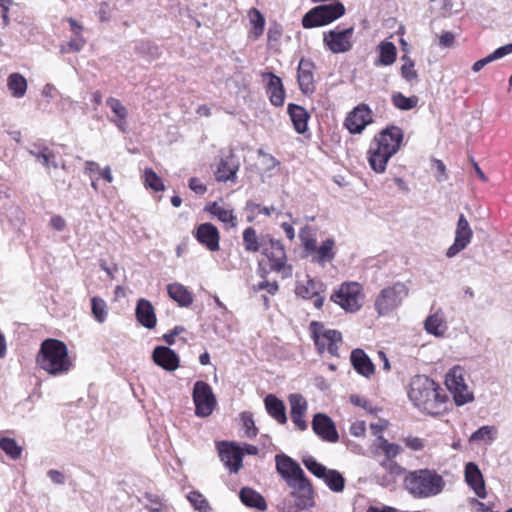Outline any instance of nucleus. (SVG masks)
I'll list each match as a JSON object with an SVG mask.
<instances>
[{"label": "nucleus", "instance_id": "nucleus-1", "mask_svg": "<svg viewBox=\"0 0 512 512\" xmlns=\"http://www.w3.org/2000/svg\"><path fill=\"white\" fill-rule=\"evenodd\" d=\"M441 391L440 386L432 379L424 375H417L410 382L408 397L418 409L435 416L444 410L447 399V396Z\"/></svg>", "mask_w": 512, "mask_h": 512}, {"label": "nucleus", "instance_id": "nucleus-2", "mask_svg": "<svg viewBox=\"0 0 512 512\" xmlns=\"http://www.w3.org/2000/svg\"><path fill=\"white\" fill-rule=\"evenodd\" d=\"M37 363L52 375L67 372L71 365L67 346L56 339L44 340L37 356Z\"/></svg>", "mask_w": 512, "mask_h": 512}, {"label": "nucleus", "instance_id": "nucleus-3", "mask_svg": "<svg viewBox=\"0 0 512 512\" xmlns=\"http://www.w3.org/2000/svg\"><path fill=\"white\" fill-rule=\"evenodd\" d=\"M406 489L417 498H427L442 492L445 482L436 472L421 469L409 473L404 480Z\"/></svg>", "mask_w": 512, "mask_h": 512}, {"label": "nucleus", "instance_id": "nucleus-4", "mask_svg": "<svg viewBox=\"0 0 512 512\" xmlns=\"http://www.w3.org/2000/svg\"><path fill=\"white\" fill-rule=\"evenodd\" d=\"M344 13L345 7L341 2L319 5L303 16L302 24L305 28L324 26L342 17Z\"/></svg>", "mask_w": 512, "mask_h": 512}, {"label": "nucleus", "instance_id": "nucleus-5", "mask_svg": "<svg viewBox=\"0 0 512 512\" xmlns=\"http://www.w3.org/2000/svg\"><path fill=\"white\" fill-rule=\"evenodd\" d=\"M408 287L397 282L390 287L384 288L375 300V309L379 315H386L396 309L408 296Z\"/></svg>", "mask_w": 512, "mask_h": 512}, {"label": "nucleus", "instance_id": "nucleus-6", "mask_svg": "<svg viewBox=\"0 0 512 512\" xmlns=\"http://www.w3.org/2000/svg\"><path fill=\"white\" fill-rule=\"evenodd\" d=\"M262 254L270 262V270L281 273L283 278L292 276V266L286 264V253L283 244L279 240L270 239L268 244L262 245Z\"/></svg>", "mask_w": 512, "mask_h": 512}, {"label": "nucleus", "instance_id": "nucleus-7", "mask_svg": "<svg viewBox=\"0 0 512 512\" xmlns=\"http://www.w3.org/2000/svg\"><path fill=\"white\" fill-rule=\"evenodd\" d=\"M361 290L360 284L356 282L343 283L340 288L331 295V300L347 312H356L362 306Z\"/></svg>", "mask_w": 512, "mask_h": 512}, {"label": "nucleus", "instance_id": "nucleus-8", "mask_svg": "<svg viewBox=\"0 0 512 512\" xmlns=\"http://www.w3.org/2000/svg\"><path fill=\"white\" fill-rule=\"evenodd\" d=\"M192 397L195 404V414L197 416L207 417L212 414L217 401L208 383L197 381L193 387Z\"/></svg>", "mask_w": 512, "mask_h": 512}, {"label": "nucleus", "instance_id": "nucleus-9", "mask_svg": "<svg viewBox=\"0 0 512 512\" xmlns=\"http://www.w3.org/2000/svg\"><path fill=\"white\" fill-rule=\"evenodd\" d=\"M287 485L292 489L291 496L298 509L305 510L314 505L312 486L305 473L289 480Z\"/></svg>", "mask_w": 512, "mask_h": 512}, {"label": "nucleus", "instance_id": "nucleus-10", "mask_svg": "<svg viewBox=\"0 0 512 512\" xmlns=\"http://www.w3.org/2000/svg\"><path fill=\"white\" fill-rule=\"evenodd\" d=\"M445 384L447 389L453 394L455 403L458 406L473 400V394L468 390L460 369L455 368L451 370L446 375Z\"/></svg>", "mask_w": 512, "mask_h": 512}, {"label": "nucleus", "instance_id": "nucleus-11", "mask_svg": "<svg viewBox=\"0 0 512 512\" xmlns=\"http://www.w3.org/2000/svg\"><path fill=\"white\" fill-rule=\"evenodd\" d=\"M354 28L349 27L343 30H330L324 33V43L333 53H345L352 48V36Z\"/></svg>", "mask_w": 512, "mask_h": 512}, {"label": "nucleus", "instance_id": "nucleus-12", "mask_svg": "<svg viewBox=\"0 0 512 512\" xmlns=\"http://www.w3.org/2000/svg\"><path fill=\"white\" fill-rule=\"evenodd\" d=\"M402 140V130L399 127L391 126L384 129L371 145L393 156L399 150Z\"/></svg>", "mask_w": 512, "mask_h": 512}, {"label": "nucleus", "instance_id": "nucleus-13", "mask_svg": "<svg viewBox=\"0 0 512 512\" xmlns=\"http://www.w3.org/2000/svg\"><path fill=\"white\" fill-rule=\"evenodd\" d=\"M473 231L468 223L466 217L461 214L459 216L456 230L454 243L447 249L446 256L452 258L456 256L460 251L465 249L471 242Z\"/></svg>", "mask_w": 512, "mask_h": 512}, {"label": "nucleus", "instance_id": "nucleus-14", "mask_svg": "<svg viewBox=\"0 0 512 512\" xmlns=\"http://www.w3.org/2000/svg\"><path fill=\"white\" fill-rule=\"evenodd\" d=\"M239 168L240 162L230 149L227 153H223L215 172V178L218 182H235Z\"/></svg>", "mask_w": 512, "mask_h": 512}, {"label": "nucleus", "instance_id": "nucleus-15", "mask_svg": "<svg viewBox=\"0 0 512 512\" xmlns=\"http://www.w3.org/2000/svg\"><path fill=\"white\" fill-rule=\"evenodd\" d=\"M372 121L371 110L365 104H360L351 111L345 119V126L352 134L361 133Z\"/></svg>", "mask_w": 512, "mask_h": 512}, {"label": "nucleus", "instance_id": "nucleus-16", "mask_svg": "<svg viewBox=\"0 0 512 512\" xmlns=\"http://www.w3.org/2000/svg\"><path fill=\"white\" fill-rule=\"evenodd\" d=\"M312 429L324 441L335 443L339 435L332 419L324 413H317L312 420Z\"/></svg>", "mask_w": 512, "mask_h": 512}, {"label": "nucleus", "instance_id": "nucleus-17", "mask_svg": "<svg viewBox=\"0 0 512 512\" xmlns=\"http://www.w3.org/2000/svg\"><path fill=\"white\" fill-rule=\"evenodd\" d=\"M464 478L467 485L474 491L479 498H486V486L483 474L474 462H468L465 465Z\"/></svg>", "mask_w": 512, "mask_h": 512}, {"label": "nucleus", "instance_id": "nucleus-18", "mask_svg": "<svg viewBox=\"0 0 512 512\" xmlns=\"http://www.w3.org/2000/svg\"><path fill=\"white\" fill-rule=\"evenodd\" d=\"M315 65L312 61L301 59L297 69V79L301 92L305 95H311L315 91V82L313 70Z\"/></svg>", "mask_w": 512, "mask_h": 512}, {"label": "nucleus", "instance_id": "nucleus-19", "mask_svg": "<svg viewBox=\"0 0 512 512\" xmlns=\"http://www.w3.org/2000/svg\"><path fill=\"white\" fill-rule=\"evenodd\" d=\"M288 399L291 407L290 414L293 423L299 430H306L307 422L304 419L308 408L306 399L298 393L291 394Z\"/></svg>", "mask_w": 512, "mask_h": 512}, {"label": "nucleus", "instance_id": "nucleus-20", "mask_svg": "<svg viewBox=\"0 0 512 512\" xmlns=\"http://www.w3.org/2000/svg\"><path fill=\"white\" fill-rule=\"evenodd\" d=\"M219 457L231 472H238L242 467L243 451L233 444L222 443L219 446Z\"/></svg>", "mask_w": 512, "mask_h": 512}, {"label": "nucleus", "instance_id": "nucleus-21", "mask_svg": "<svg viewBox=\"0 0 512 512\" xmlns=\"http://www.w3.org/2000/svg\"><path fill=\"white\" fill-rule=\"evenodd\" d=\"M152 359L158 366L167 371H174L179 367L178 355L169 347L157 346L152 352Z\"/></svg>", "mask_w": 512, "mask_h": 512}, {"label": "nucleus", "instance_id": "nucleus-22", "mask_svg": "<svg viewBox=\"0 0 512 512\" xmlns=\"http://www.w3.org/2000/svg\"><path fill=\"white\" fill-rule=\"evenodd\" d=\"M196 239L210 251L219 250V232L211 223L200 224L195 232Z\"/></svg>", "mask_w": 512, "mask_h": 512}, {"label": "nucleus", "instance_id": "nucleus-23", "mask_svg": "<svg viewBox=\"0 0 512 512\" xmlns=\"http://www.w3.org/2000/svg\"><path fill=\"white\" fill-rule=\"evenodd\" d=\"M262 77L268 79L267 93L271 103L274 106H282L285 99V90L281 78L271 72L263 73Z\"/></svg>", "mask_w": 512, "mask_h": 512}, {"label": "nucleus", "instance_id": "nucleus-24", "mask_svg": "<svg viewBox=\"0 0 512 512\" xmlns=\"http://www.w3.org/2000/svg\"><path fill=\"white\" fill-rule=\"evenodd\" d=\"M276 470L285 479L289 480L303 475L304 471L300 465L286 455H276Z\"/></svg>", "mask_w": 512, "mask_h": 512}, {"label": "nucleus", "instance_id": "nucleus-25", "mask_svg": "<svg viewBox=\"0 0 512 512\" xmlns=\"http://www.w3.org/2000/svg\"><path fill=\"white\" fill-rule=\"evenodd\" d=\"M350 360L353 368L361 375L370 377L374 373V364L362 349H354Z\"/></svg>", "mask_w": 512, "mask_h": 512}, {"label": "nucleus", "instance_id": "nucleus-26", "mask_svg": "<svg viewBox=\"0 0 512 512\" xmlns=\"http://www.w3.org/2000/svg\"><path fill=\"white\" fill-rule=\"evenodd\" d=\"M137 320L146 328L152 329L156 326V316L152 304L145 299H140L136 306Z\"/></svg>", "mask_w": 512, "mask_h": 512}, {"label": "nucleus", "instance_id": "nucleus-27", "mask_svg": "<svg viewBox=\"0 0 512 512\" xmlns=\"http://www.w3.org/2000/svg\"><path fill=\"white\" fill-rule=\"evenodd\" d=\"M265 408L268 414L273 417L278 423L285 424L287 422L286 408L280 399L275 395L269 394L264 399Z\"/></svg>", "mask_w": 512, "mask_h": 512}, {"label": "nucleus", "instance_id": "nucleus-28", "mask_svg": "<svg viewBox=\"0 0 512 512\" xmlns=\"http://www.w3.org/2000/svg\"><path fill=\"white\" fill-rule=\"evenodd\" d=\"M288 114L297 133L303 134L308 128V112L300 105L290 103L288 105Z\"/></svg>", "mask_w": 512, "mask_h": 512}, {"label": "nucleus", "instance_id": "nucleus-29", "mask_svg": "<svg viewBox=\"0 0 512 512\" xmlns=\"http://www.w3.org/2000/svg\"><path fill=\"white\" fill-rule=\"evenodd\" d=\"M239 497L242 503L250 508H255L259 511H265L267 509V504L264 497L249 487H243L240 490Z\"/></svg>", "mask_w": 512, "mask_h": 512}, {"label": "nucleus", "instance_id": "nucleus-30", "mask_svg": "<svg viewBox=\"0 0 512 512\" xmlns=\"http://www.w3.org/2000/svg\"><path fill=\"white\" fill-rule=\"evenodd\" d=\"M368 154V162L370 167L376 173H383L386 169L387 162L392 157V155L378 149L373 145L370 146Z\"/></svg>", "mask_w": 512, "mask_h": 512}, {"label": "nucleus", "instance_id": "nucleus-31", "mask_svg": "<svg viewBox=\"0 0 512 512\" xmlns=\"http://www.w3.org/2000/svg\"><path fill=\"white\" fill-rule=\"evenodd\" d=\"M167 291L170 298H172L182 307H188L193 302L192 294L182 284H169L167 287Z\"/></svg>", "mask_w": 512, "mask_h": 512}, {"label": "nucleus", "instance_id": "nucleus-32", "mask_svg": "<svg viewBox=\"0 0 512 512\" xmlns=\"http://www.w3.org/2000/svg\"><path fill=\"white\" fill-rule=\"evenodd\" d=\"M334 240L332 238L326 239L315 252L316 256L313 257L312 261L317 262L321 266L325 265V262L334 259L335 253L333 251Z\"/></svg>", "mask_w": 512, "mask_h": 512}, {"label": "nucleus", "instance_id": "nucleus-33", "mask_svg": "<svg viewBox=\"0 0 512 512\" xmlns=\"http://www.w3.org/2000/svg\"><path fill=\"white\" fill-rule=\"evenodd\" d=\"M322 284L315 279L309 278L306 283H297L295 293L304 299H310L320 291Z\"/></svg>", "mask_w": 512, "mask_h": 512}, {"label": "nucleus", "instance_id": "nucleus-34", "mask_svg": "<svg viewBox=\"0 0 512 512\" xmlns=\"http://www.w3.org/2000/svg\"><path fill=\"white\" fill-rule=\"evenodd\" d=\"M424 327L429 334L437 337L443 336L447 328L443 318L437 313L427 317Z\"/></svg>", "mask_w": 512, "mask_h": 512}, {"label": "nucleus", "instance_id": "nucleus-35", "mask_svg": "<svg viewBox=\"0 0 512 512\" xmlns=\"http://www.w3.org/2000/svg\"><path fill=\"white\" fill-rule=\"evenodd\" d=\"M310 330L315 345L318 348L319 353H323L328 346V340H326V331L323 324L313 321L310 324Z\"/></svg>", "mask_w": 512, "mask_h": 512}, {"label": "nucleus", "instance_id": "nucleus-36", "mask_svg": "<svg viewBox=\"0 0 512 512\" xmlns=\"http://www.w3.org/2000/svg\"><path fill=\"white\" fill-rule=\"evenodd\" d=\"M8 88L11 91L12 95L16 98H20L24 96L27 90V81L26 79L19 73H12L8 77Z\"/></svg>", "mask_w": 512, "mask_h": 512}, {"label": "nucleus", "instance_id": "nucleus-37", "mask_svg": "<svg viewBox=\"0 0 512 512\" xmlns=\"http://www.w3.org/2000/svg\"><path fill=\"white\" fill-rule=\"evenodd\" d=\"M206 210L213 216L217 217L220 221L224 223L229 222L232 227L236 226V217L233 215L232 210H227L216 202L210 204Z\"/></svg>", "mask_w": 512, "mask_h": 512}, {"label": "nucleus", "instance_id": "nucleus-38", "mask_svg": "<svg viewBox=\"0 0 512 512\" xmlns=\"http://www.w3.org/2000/svg\"><path fill=\"white\" fill-rule=\"evenodd\" d=\"M379 63L385 66L391 65L396 60L397 49L392 42H382L379 45Z\"/></svg>", "mask_w": 512, "mask_h": 512}, {"label": "nucleus", "instance_id": "nucleus-39", "mask_svg": "<svg viewBox=\"0 0 512 512\" xmlns=\"http://www.w3.org/2000/svg\"><path fill=\"white\" fill-rule=\"evenodd\" d=\"M375 445L383 451L386 456L385 460H393L402 451L398 444L388 442L383 436L377 438Z\"/></svg>", "mask_w": 512, "mask_h": 512}, {"label": "nucleus", "instance_id": "nucleus-40", "mask_svg": "<svg viewBox=\"0 0 512 512\" xmlns=\"http://www.w3.org/2000/svg\"><path fill=\"white\" fill-rule=\"evenodd\" d=\"M325 483L334 492H341L345 486L343 476L336 470H328L327 474L323 476Z\"/></svg>", "mask_w": 512, "mask_h": 512}, {"label": "nucleus", "instance_id": "nucleus-41", "mask_svg": "<svg viewBox=\"0 0 512 512\" xmlns=\"http://www.w3.org/2000/svg\"><path fill=\"white\" fill-rule=\"evenodd\" d=\"M243 242L245 246V250L249 252H257L264 243L258 242V237L256 231L252 227H248L243 232Z\"/></svg>", "mask_w": 512, "mask_h": 512}, {"label": "nucleus", "instance_id": "nucleus-42", "mask_svg": "<svg viewBox=\"0 0 512 512\" xmlns=\"http://www.w3.org/2000/svg\"><path fill=\"white\" fill-rule=\"evenodd\" d=\"M392 103L400 110H411L418 104V97H406L402 93H395L392 95Z\"/></svg>", "mask_w": 512, "mask_h": 512}, {"label": "nucleus", "instance_id": "nucleus-43", "mask_svg": "<svg viewBox=\"0 0 512 512\" xmlns=\"http://www.w3.org/2000/svg\"><path fill=\"white\" fill-rule=\"evenodd\" d=\"M380 464L388 474L387 481L382 482V485L384 486H388L393 483L396 477L403 473L402 467L393 460H383Z\"/></svg>", "mask_w": 512, "mask_h": 512}, {"label": "nucleus", "instance_id": "nucleus-44", "mask_svg": "<svg viewBox=\"0 0 512 512\" xmlns=\"http://www.w3.org/2000/svg\"><path fill=\"white\" fill-rule=\"evenodd\" d=\"M0 448L12 459H18L22 453V448L14 439L9 437H2L0 439Z\"/></svg>", "mask_w": 512, "mask_h": 512}, {"label": "nucleus", "instance_id": "nucleus-45", "mask_svg": "<svg viewBox=\"0 0 512 512\" xmlns=\"http://www.w3.org/2000/svg\"><path fill=\"white\" fill-rule=\"evenodd\" d=\"M92 314L99 323H103L107 317V305L105 301L99 297L91 299Z\"/></svg>", "mask_w": 512, "mask_h": 512}, {"label": "nucleus", "instance_id": "nucleus-46", "mask_svg": "<svg viewBox=\"0 0 512 512\" xmlns=\"http://www.w3.org/2000/svg\"><path fill=\"white\" fill-rule=\"evenodd\" d=\"M249 18H250L251 24L253 25V29H254L253 33L255 35V38H257L263 33L264 26H265V18L262 15V13L256 8L250 9Z\"/></svg>", "mask_w": 512, "mask_h": 512}, {"label": "nucleus", "instance_id": "nucleus-47", "mask_svg": "<svg viewBox=\"0 0 512 512\" xmlns=\"http://www.w3.org/2000/svg\"><path fill=\"white\" fill-rule=\"evenodd\" d=\"M187 499L199 512H209L211 510L208 501L199 491L190 492Z\"/></svg>", "mask_w": 512, "mask_h": 512}, {"label": "nucleus", "instance_id": "nucleus-48", "mask_svg": "<svg viewBox=\"0 0 512 512\" xmlns=\"http://www.w3.org/2000/svg\"><path fill=\"white\" fill-rule=\"evenodd\" d=\"M144 179L145 185L154 191H163L165 188L162 179L152 169L145 170Z\"/></svg>", "mask_w": 512, "mask_h": 512}, {"label": "nucleus", "instance_id": "nucleus-49", "mask_svg": "<svg viewBox=\"0 0 512 512\" xmlns=\"http://www.w3.org/2000/svg\"><path fill=\"white\" fill-rule=\"evenodd\" d=\"M326 340H328L327 351L332 356H338V345L337 343L342 341V335L337 330H327L326 331Z\"/></svg>", "mask_w": 512, "mask_h": 512}, {"label": "nucleus", "instance_id": "nucleus-50", "mask_svg": "<svg viewBox=\"0 0 512 512\" xmlns=\"http://www.w3.org/2000/svg\"><path fill=\"white\" fill-rule=\"evenodd\" d=\"M303 463L305 467L318 478H323V476L327 474L328 469L312 457L304 458Z\"/></svg>", "mask_w": 512, "mask_h": 512}, {"label": "nucleus", "instance_id": "nucleus-51", "mask_svg": "<svg viewBox=\"0 0 512 512\" xmlns=\"http://www.w3.org/2000/svg\"><path fill=\"white\" fill-rule=\"evenodd\" d=\"M402 60L404 61L402 67H401V75L402 77L407 80L408 82H411L415 79H417V72L414 69V62L407 56H403Z\"/></svg>", "mask_w": 512, "mask_h": 512}, {"label": "nucleus", "instance_id": "nucleus-52", "mask_svg": "<svg viewBox=\"0 0 512 512\" xmlns=\"http://www.w3.org/2000/svg\"><path fill=\"white\" fill-rule=\"evenodd\" d=\"M241 420L245 429L246 436L252 438L257 435L258 429L255 426L253 415L250 412H243L241 414Z\"/></svg>", "mask_w": 512, "mask_h": 512}, {"label": "nucleus", "instance_id": "nucleus-53", "mask_svg": "<svg viewBox=\"0 0 512 512\" xmlns=\"http://www.w3.org/2000/svg\"><path fill=\"white\" fill-rule=\"evenodd\" d=\"M106 103L119 120H124L127 117V109L118 99L110 97Z\"/></svg>", "mask_w": 512, "mask_h": 512}, {"label": "nucleus", "instance_id": "nucleus-54", "mask_svg": "<svg viewBox=\"0 0 512 512\" xmlns=\"http://www.w3.org/2000/svg\"><path fill=\"white\" fill-rule=\"evenodd\" d=\"M55 159L56 153L49 147L44 146V154L42 155L40 163L44 165L46 168L52 167L54 169H57L59 167V164Z\"/></svg>", "mask_w": 512, "mask_h": 512}, {"label": "nucleus", "instance_id": "nucleus-55", "mask_svg": "<svg viewBox=\"0 0 512 512\" xmlns=\"http://www.w3.org/2000/svg\"><path fill=\"white\" fill-rule=\"evenodd\" d=\"M492 433H493V427L482 426L470 436V441L476 442V441H482L485 439L492 440L493 439Z\"/></svg>", "mask_w": 512, "mask_h": 512}, {"label": "nucleus", "instance_id": "nucleus-56", "mask_svg": "<svg viewBox=\"0 0 512 512\" xmlns=\"http://www.w3.org/2000/svg\"><path fill=\"white\" fill-rule=\"evenodd\" d=\"M432 166L437 170V174L435 175V177L438 182H442L447 179L446 167L441 160L433 159Z\"/></svg>", "mask_w": 512, "mask_h": 512}, {"label": "nucleus", "instance_id": "nucleus-57", "mask_svg": "<svg viewBox=\"0 0 512 512\" xmlns=\"http://www.w3.org/2000/svg\"><path fill=\"white\" fill-rule=\"evenodd\" d=\"M253 289L255 291L266 289L269 294L274 295L278 291L279 286L277 282L262 281L259 284L255 285Z\"/></svg>", "mask_w": 512, "mask_h": 512}, {"label": "nucleus", "instance_id": "nucleus-58", "mask_svg": "<svg viewBox=\"0 0 512 512\" xmlns=\"http://www.w3.org/2000/svg\"><path fill=\"white\" fill-rule=\"evenodd\" d=\"M512 53V43L497 48L493 53L489 54L493 61L500 59Z\"/></svg>", "mask_w": 512, "mask_h": 512}, {"label": "nucleus", "instance_id": "nucleus-59", "mask_svg": "<svg viewBox=\"0 0 512 512\" xmlns=\"http://www.w3.org/2000/svg\"><path fill=\"white\" fill-rule=\"evenodd\" d=\"M366 426L364 421H358L351 425L350 433L355 437H361L365 434Z\"/></svg>", "mask_w": 512, "mask_h": 512}, {"label": "nucleus", "instance_id": "nucleus-60", "mask_svg": "<svg viewBox=\"0 0 512 512\" xmlns=\"http://www.w3.org/2000/svg\"><path fill=\"white\" fill-rule=\"evenodd\" d=\"M302 239V244L305 249V251L309 253H315L317 250V242L315 238H309V237H303L300 235Z\"/></svg>", "mask_w": 512, "mask_h": 512}, {"label": "nucleus", "instance_id": "nucleus-61", "mask_svg": "<svg viewBox=\"0 0 512 512\" xmlns=\"http://www.w3.org/2000/svg\"><path fill=\"white\" fill-rule=\"evenodd\" d=\"M405 444L407 447L415 451L421 450L424 447L423 440L417 437H407L405 439Z\"/></svg>", "mask_w": 512, "mask_h": 512}, {"label": "nucleus", "instance_id": "nucleus-62", "mask_svg": "<svg viewBox=\"0 0 512 512\" xmlns=\"http://www.w3.org/2000/svg\"><path fill=\"white\" fill-rule=\"evenodd\" d=\"M98 17L101 22H106L110 18V6L106 2H102L100 4L99 10H98Z\"/></svg>", "mask_w": 512, "mask_h": 512}, {"label": "nucleus", "instance_id": "nucleus-63", "mask_svg": "<svg viewBox=\"0 0 512 512\" xmlns=\"http://www.w3.org/2000/svg\"><path fill=\"white\" fill-rule=\"evenodd\" d=\"M183 331L184 328L182 326H176L170 333L165 334L163 336V339L167 344L172 345L175 342V337L182 333Z\"/></svg>", "mask_w": 512, "mask_h": 512}, {"label": "nucleus", "instance_id": "nucleus-64", "mask_svg": "<svg viewBox=\"0 0 512 512\" xmlns=\"http://www.w3.org/2000/svg\"><path fill=\"white\" fill-rule=\"evenodd\" d=\"M189 188L197 194L206 192V187L197 178H191L189 180Z\"/></svg>", "mask_w": 512, "mask_h": 512}]
</instances>
